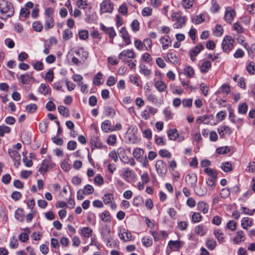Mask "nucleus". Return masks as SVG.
I'll use <instances>...</instances> for the list:
<instances>
[{"label": "nucleus", "instance_id": "1", "mask_svg": "<svg viewBox=\"0 0 255 255\" xmlns=\"http://www.w3.org/2000/svg\"><path fill=\"white\" fill-rule=\"evenodd\" d=\"M101 236L102 239L107 243V246L112 248L115 246L116 243L113 241V237L111 235V230L107 225L102 227L101 230Z\"/></svg>", "mask_w": 255, "mask_h": 255}, {"label": "nucleus", "instance_id": "2", "mask_svg": "<svg viewBox=\"0 0 255 255\" xmlns=\"http://www.w3.org/2000/svg\"><path fill=\"white\" fill-rule=\"evenodd\" d=\"M54 9L52 7H47L44 10L45 22L44 24V29L48 30L54 26L53 18Z\"/></svg>", "mask_w": 255, "mask_h": 255}, {"label": "nucleus", "instance_id": "3", "mask_svg": "<svg viewBox=\"0 0 255 255\" xmlns=\"http://www.w3.org/2000/svg\"><path fill=\"white\" fill-rule=\"evenodd\" d=\"M0 12L2 15H5L7 17H11L14 13L12 4L6 0H0Z\"/></svg>", "mask_w": 255, "mask_h": 255}, {"label": "nucleus", "instance_id": "4", "mask_svg": "<svg viewBox=\"0 0 255 255\" xmlns=\"http://www.w3.org/2000/svg\"><path fill=\"white\" fill-rule=\"evenodd\" d=\"M234 39L229 35L226 36L223 40L222 47L224 52H229L233 48Z\"/></svg>", "mask_w": 255, "mask_h": 255}, {"label": "nucleus", "instance_id": "5", "mask_svg": "<svg viewBox=\"0 0 255 255\" xmlns=\"http://www.w3.org/2000/svg\"><path fill=\"white\" fill-rule=\"evenodd\" d=\"M155 167L156 171L159 176L163 177L166 174L167 171V167L166 163L163 160H157L156 162Z\"/></svg>", "mask_w": 255, "mask_h": 255}, {"label": "nucleus", "instance_id": "6", "mask_svg": "<svg viewBox=\"0 0 255 255\" xmlns=\"http://www.w3.org/2000/svg\"><path fill=\"white\" fill-rule=\"evenodd\" d=\"M114 8L113 4L111 2L110 0H105L100 4V12L111 13Z\"/></svg>", "mask_w": 255, "mask_h": 255}, {"label": "nucleus", "instance_id": "7", "mask_svg": "<svg viewBox=\"0 0 255 255\" xmlns=\"http://www.w3.org/2000/svg\"><path fill=\"white\" fill-rule=\"evenodd\" d=\"M118 235L120 239L124 242H128L131 240V233L124 228L119 230Z\"/></svg>", "mask_w": 255, "mask_h": 255}, {"label": "nucleus", "instance_id": "8", "mask_svg": "<svg viewBox=\"0 0 255 255\" xmlns=\"http://www.w3.org/2000/svg\"><path fill=\"white\" fill-rule=\"evenodd\" d=\"M218 132L220 137L222 138H224L225 135H231L232 133V130L231 128L228 126H221L218 128Z\"/></svg>", "mask_w": 255, "mask_h": 255}, {"label": "nucleus", "instance_id": "9", "mask_svg": "<svg viewBox=\"0 0 255 255\" xmlns=\"http://www.w3.org/2000/svg\"><path fill=\"white\" fill-rule=\"evenodd\" d=\"M197 177L195 173L189 174L186 176L185 181L191 187H194L196 184Z\"/></svg>", "mask_w": 255, "mask_h": 255}, {"label": "nucleus", "instance_id": "10", "mask_svg": "<svg viewBox=\"0 0 255 255\" xmlns=\"http://www.w3.org/2000/svg\"><path fill=\"white\" fill-rule=\"evenodd\" d=\"M126 57L129 58H134L135 57V54L132 49H127L121 52L119 56V59L123 61Z\"/></svg>", "mask_w": 255, "mask_h": 255}, {"label": "nucleus", "instance_id": "11", "mask_svg": "<svg viewBox=\"0 0 255 255\" xmlns=\"http://www.w3.org/2000/svg\"><path fill=\"white\" fill-rule=\"evenodd\" d=\"M100 28L102 30L108 34L110 38H114L117 33L113 27H107L103 23L100 24Z\"/></svg>", "mask_w": 255, "mask_h": 255}, {"label": "nucleus", "instance_id": "12", "mask_svg": "<svg viewBox=\"0 0 255 255\" xmlns=\"http://www.w3.org/2000/svg\"><path fill=\"white\" fill-rule=\"evenodd\" d=\"M49 168H52L51 167L50 160L49 159H44L41 163V166L38 171L41 174H44L47 172Z\"/></svg>", "mask_w": 255, "mask_h": 255}, {"label": "nucleus", "instance_id": "13", "mask_svg": "<svg viewBox=\"0 0 255 255\" xmlns=\"http://www.w3.org/2000/svg\"><path fill=\"white\" fill-rule=\"evenodd\" d=\"M120 32L122 35V37L126 42L127 45L131 43V40L129 34L125 27H123L120 30Z\"/></svg>", "mask_w": 255, "mask_h": 255}, {"label": "nucleus", "instance_id": "14", "mask_svg": "<svg viewBox=\"0 0 255 255\" xmlns=\"http://www.w3.org/2000/svg\"><path fill=\"white\" fill-rule=\"evenodd\" d=\"M51 88L45 84L42 83L38 88V92L44 96L51 94Z\"/></svg>", "mask_w": 255, "mask_h": 255}, {"label": "nucleus", "instance_id": "15", "mask_svg": "<svg viewBox=\"0 0 255 255\" xmlns=\"http://www.w3.org/2000/svg\"><path fill=\"white\" fill-rule=\"evenodd\" d=\"M235 15L236 12L235 10L233 9L228 10L227 9H226L224 15V18L227 22L231 23Z\"/></svg>", "mask_w": 255, "mask_h": 255}, {"label": "nucleus", "instance_id": "16", "mask_svg": "<svg viewBox=\"0 0 255 255\" xmlns=\"http://www.w3.org/2000/svg\"><path fill=\"white\" fill-rule=\"evenodd\" d=\"M8 153L9 156L14 160L15 162H18V164H20V154L15 151L13 149H9L8 150Z\"/></svg>", "mask_w": 255, "mask_h": 255}, {"label": "nucleus", "instance_id": "17", "mask_svg": "<svg viewBox=\"0 0 255 255\" xmlns=\"http://www.w3.org/2000/svg\"><path fill=\"white\" fill-rule=\"evenodd\" d=\"M154 86L157 90L160 93L164 92L167 87V85L161 80L156 81Z\"/></svg>", "mask_w": 255, "mask_h": 255}, {"label": "nucleus", "instance_id": "18", "mask_svg": "<svg viewBox=\"0 0 255 255\" xmlns=\"http://www.w3.org/2000/svg\"><path fill=\"white\" fill-rule=\"evenodd\" d=\"M90 143L91 144L92 150H93V146H94L97 148H101L103 147L100 139L96 136H93L92 137L90 141Z\"/></svg>", "mask_w": 255, "mask_h": 255}, {"label": "nucleus", "instance_id": "19", "mask_svg": "<svg viewBox=\"0 0 255 255\" xmlns=\"http://www.w3.org/2000/svg\"><path fill=\"white\" fill-rule=\"evenodd\" d=\"M209 207L208 204L203 201L199 202L197 203L198 210L202 212L203 214L208 213Z\"/></svg>", "mask_w": 255, "mask_h": 255}, {"label": "nucleus", "instance_id": "20", "mask_svg": "<svg viewBox=\"0 0 255 255\" xmlns=\"http://www.w3.org/2000/svg\"><path fill=\"white\" fill-rule=\"evenodd\" d=\"M169 139L171 140H175L178 137L179 134L176 128L170 129L167 131Z\"/></svg>", "mask_w": 255, "mask_h": 255}, {"label": "nucleus", "instance_id": "21", "mask_svg": "<svg viewBox=\"0 0 255 255\" xmlns=\"http://www.w3.org/2000/svg\"><path fill=\"white\" fill-rule=\"evenodd\" d=\"M112 126L109 120H106L102 124L101 128L104 132H109L112 131Z\"/></svg>", "mask_w": 255, "mask_h": 255}, {"label": "nucleus", "instance_id": "22", "mask_svg": "<svg viewBox=\"0 0 255 255\" xmlns=\"http://www.w3.org/2000/svg\"><path fill=\"white\" fill-rule=\"evenodd\" d=\"M118 154L120 160L123 162H127L128 157L126 155L125 149L123 147H120L118 149Z\"/></svg>", "mask_w": 255, "mask_h": 255}, {"label": "nucleus", "instance_id": "23", "mask_svg": "<svg viewBox=\"0 0 255 255\" xmlns=\"http://www.w3.org/2000/svg\"><path fill=\"white\" fill-rule=\"evenodd\" d=\"M76 55L79 57L80 60L84 61L88 56V53L81 48L75 51Z\"/></svg>", "mask_w": 255, "mask_h": 255}, {"label": "nucleus", "instance_id": "24", "mask_svg": "<svg viewBox=\"0 0 255 255\" xmlns=\"http://www.w3.org/2000/svg\"><path fill=\"white\" fill-rule=\"evenodd\" d=\"M211 62L209 61H204L200 66V71L202 73H206L211 68Z\"/></svg>", "mask_w": 255, "mask_h": 255}, {"label": "nucleus", "instance_id": "25", "mask_svg": "<svg viewBox=\"0 0 255 255\" xmlns=\"http://www.w3.org/2000/svg\"><path fill=\"white\" fill-rule=\"evenodd\" d=\"M121 176L126 181H128L129 178H132V171L129 168L124 169V171L121 174Z\"/></svg>", "mask_w": 255, "mask_h": 255}, {"label": "nucleus", "instance_id": "26", "mask_svg": "<svg viewBox=\"0 0 255 255\" xmlns=\"http://www.w3.org/2000/svg\"><path fill=\"white\" fill-rule=\"evenodd\" d=\"M186 21V17L181 16L173 24V26L174 28H180L185 25Z\"/></svg>", "mask_w": 255, "mask_h": 255}, {"label": "nucleus", "instance_id": "27", "mask_svg": "<svg viewBox=\"0 0 255 255\" xmlns=\"http://www.w3.org/2000/svg\"><path fill=\"white\" fill-rule=\"evenodd\" d=\"M169 248L173 250H178L181 247V243L178 241H172L170 240L168 243Z\"/></svg>", "mask_w": 255, "mask_h": 255}, {"label": "nucleus", "instance_id": "28", "mask_svg": "<svg viewBox=\"0 0 255 255\" xmlns=\"http://www.w3.org/2000/svg\"><path fill=\"white\" fill-rule=\"evenodd\" d=\"M204 172L209 176V177H217L218 172L216 170L210 167H207L204 169Z\"/></svg>", "mask_w": 255, "mask_h": 255}, {"label": "nucleus", "instance_id": "29", "mask_svg": "<svg viewBox=\"0 0 255 255\" xmlns=\"http://www.w3.org/2000/svg\"><path fill=\"white\" fill-rule=\"evenodd\" d=\"M132 153L133 157L138 160V159H140V157L143 156L144 151L141 148H136L133 150Z\"/></svg>", "mask_w": 255, "mask_h": 255}, {"label": "nucleus", "instance_id": "30", "mask_svg": "<svg viewBox=\"0 0 255 255\" xmlns=\"http://www.w3.org/2000/svg\"><path fill=\"white\" fill-rule=\"evenodd\" d=\"M92 230L89 227H84L81 230V235L84 237L89 238L92 235Z\"/></svg>", "mask_w": 255, "mask_h": 255}, {"label": "nucleus", "instance_id": "31", "mask_svg": "<svg viewBox=\"0 0 255 255\" xmlns=\"http://www.w3.org/2000/svg\"><path fill=\"white\" fill-rule=\"evenodd\" d=\"M196 194L200 196L205 195L207 192V189L205 187L199 186L194 189Z\"/></svg>", "mask_w": 255, "mask_h": 255}, {"label": "nucleus", "instance_id": "32", "mask_svg": "<svg viewBox=\"0 0 255 255\" xmlns=\"http://www.w3.org/2000/svg\"><path fill=\"white\" fill-rule=\"evenodd\" d=\"M58 110L59 113L62 116L68 117L69 116V110L68 108L63 106H59L58 107Z\"/></svg>", "mask_w": 255, "mask_h": 255}, {"label": "nucleus", "instance_id": "33", "mask_svg": "<svg viewBox=\"0 0 255 255\" xmlns=\"http://www.w3.org/2000/svg\"><path fill=\"white\" fill-rule=\"evenodd\" d=\"M144 201L141 196H136L133 199V205L135 207H139L143 204Z\"/></svg>", "mask_w": 255, "mask_h": 255}, {"label": "nucleus", "instance_id": "34", "mask_svg": "<svg viewBox=\"0 0 255 255\" xmlns=\"http://www.w3.org/2000/svg\"><path fill=\"white\" fill-rule=\"evenodd\" d=\"M248 109V105L246 103H243L238 106V112L240 114H246Z\"/></svg>", "mask_w": 255, "mask_h": 255}, {"label": "nucleus", "instance_id": "35", "mask_svg": "<svg viewBox=\"0 0 255 255\" xmlns=\"http://www.w3.org/2000/svg\"><path fill=\"white\" fill-rule=\"evenodd\" d=\"M167 58L171 63L176 64L178 62V58L174 53H170L167 54Z\"/></svg>", "mask_w": 255, "mask_h": 255}, {"label": "nucleus", "instance_id": "36", "mask_svg": "<svg viewBox=\"0 0 255 255\" xmlns=\"http://www.w3.org/2000/svg\"><path fill=\"white\" fill-rule=\"evenodd\" d=\"M104 113L107 117H114L116 114L114 109L109 106H107L104 108Z\"/></svg>", "mask_w": 255, "mask_h": 255}, {"label": "nucleus", "instance_id": "37", "mask_svg": "<svg viewBox=\"0 0 255 255\" xmlns=\"http://www.w3.org/2000/svg\"><path fill=\"white\" fill-rule=\"evenodd\" d=\"M11 131V128L4 125L0 126V136L2 137L5 133H9Z\"/></svg>", "mask_w": 255, "mask_h": 255}, {"label": "nucleus", "instance_id": "38", "mask_svg": "<svg viewBox=\"0 0 255 255\" xmlns=\"http://www.w3.org/2000/svg\"><path fill=\"white\" fill-rule=\"evenodd\" d=\"M217 177H208L206 179V184L208 186H210L212 189H214L216 186Z\"/></svg>", "mask_w": 255, "mask_h": 255}, {"label": "nucleus", "instance_id": "39", "mask_svg": "<svg viewBox=\"0 0 255 255\" xmlns=\"http://www.w3.org/2000/svg\"><path fill=\"white\" fill-rule=\"evenodd\" d=\"M15 217L17 220L20 222L23 221L24 220L23 210L20 209L17 210L15 212Z\"/></svg>", "mask_w": 255, "mask_h": 255}, {"label": "nucleus", "instance_id": "40", "mask_svg": "<svg viewBox=\"0 0 255 255\" xmlns=\"http://www.w3.org/2000/svg\"><path fill=\"white\" fill-rule=\"evenodd\" d=\"M31 79H32V76L27 73L22 74L20 76V81L23 84H27Z\"/></svg>", "mask_w": 255, "mask_h": 255}, {"label": "nucleus", "instance_id": "41", "mask_svg": "<svg viewBox=\"0 0 255 255\" xmlns=\"http://www.w3.org/2000/svg\"><path fill=\"white\" fill-rule=\"evenodd\" d=\"M206 245L209 250H213L217 246V243L213 239H208L206 241Z\"/></svg>", "mask_w": 255, "mask_h": 255}, {"label": "nucleus", "instance_id": "42", "mask_svg": "<svg viewBox=\"0 0 255 255\" xmlns=\"http://www.w3.org/2000/svg\"><path fill=\"white\" fill-rule=\"evenodd\" d=\"M252 225V222L249 221L248 217H245L242 219L241 226L244 229H247L248 227H251Z\"/></svg>", "mask_w": 255, "mask_h": 255}, {"label": "nucleus", "instance_id": "43", "mask_svg": "<svg viewBox=\"0 0 255 255\" xmlns=\"http://www.w3.org/2000/svg\"><path fill=\"white\" fill-rule=\"evenodd\" d=\"M139 68V71L141 73L143 74L145 76H150L151 73V70L147 69L145 65H140Z\"/></svg>", "mask_w": 255, "mask_h": 255}, {"label": "nucleus", "instance_id": "44", "mask_svg": "<svg viewBox=\"0 0 255 255\" xmlns=\"http://www.w3.org/2000/svg\"><path fill=\"white\" fill-rule=\"evenodd\" d=\"M206 231L207 230L204 229L203 226L202 225H198L195 229L196 234L201 236H204L206 233Z\"/></svg>", "mask_w": 255, "mask_h": 255}, {"label": "nucleus", "instance_id": "45", "mask_svg": "<svg viewBox=\"0 0 255 255\" xmlns=\"http://www.w3.org/2000/svg\"><path fill=\"white\" fill-rule=\"evenodd\" d=\"M237 234V237L235 239V241L237 244H239L244 241L245 235L242 231H238Z\"/></svg>", "mask_w": 255, "mask_h": 255}, {"label": "nucleus", "instance_id": "46", "mask_svg": "<svg viewBox=\"0 0 255 255\" xmlns=\"http://www.w3.org/2000/svg\"><path fill=\"white\" fill-rule=\"evenodd\" d=\"M100 216L101 218V220L104 222H106L110 220V214L107 211H105L102 213L100 215Z\"/></svg>", "mask_w": 255, "mask_h": 255}, {"label": "nucleus", "instance_id": "47", "mask_svg": "<svg viewBox=\"0 0 255 255\" xmlns=\"http://www.w3.org/2000/svg\"><path fill=\"white\" fill-rule=\"evenodd\" d=\"M204 20L205 18L204 17V15L202 14L197 15L195 18H193L192 19V22L194 23L195 24L201 23Z\"/></svg>", "mask_w": 255, "mask_h": 255}, {"label": "nucleus", "instance_id": "48", "mask_svg": "<svg viewBox=\"0 0 255 255\" xmlns=\"http://www.w3.org/2000/svg\"><path fill=\"white\" fill-rule=\"evenodd\" d=\"M204 49V46L199 44L195 47L194 49L191 50L190 53L193 55H197L200 51Z\"/></svg>", "mask_w": 255, "mask_h": 255}, {"label": "nucleus", "instance_id": "49", "mask_svg": "<svg viewBox=\"0 0 255 255\" xmlns=\"http://www.w3.org/2000/svg\"><path fill=\"white\" fill-rule=\"evenodd\" d=\"M48 123L46 121H43L39 125V128L40 131L42 133H45L47 131Z\"/></svg>", "mask_w": 255, "mask_h": 255}, {"label": "nucleus", "instance_id": "50", "mask_svg": "<svg viewBox=\"0 0 255 255\" xmlns=\"http://www.w3.org/2000/svg\"><path fill=\"white\" fill-rule=\"evenodd\" d=\"M184 74L188 77L191 78L194 74V71L191 66H187L184 69Z\"/></svg>", "mask_w": 255, "mask_h": 255}, {"label": "nucleus", "instance_id": "51", "mask_svg": "<svg viewBox=\"0 0 255 255\" xmlns=\"http://www.w3.org/2000/svg\"><path fill=\"white\" fill-rule=\"evenodd\" d=\"M169 37L167 38H165L164 37H162L160 38V42L162 45V48L163 49H166L169 46V43H171L170 41H169L168 39Z\"/></svg>", "mask_w": 255, "mask_h": 255}, {"label": "nucleus", "instance_id": "52", "mask_svg": "<svg viewBox=\"0 0 255 255\" xmlns=\"http://www.w3.org/2000/svg\"><path fill=\"white\" fill-rule=\"evenodd\" d=\"M113 199V195L112 194L107 193L104 194L103 197V200L105 204H108L111 203L112 200Z\"/></svg>", "mask_w": 255, "mask_h": 255}, {"label": "nucleus", "instance_id": "53", "mask_svg": "<svg viewBox=\"0 0 255 255\" xmlns=\"http://www.w3.org/2000/svg\"><path fill=\"white\" fill-rule=\"evenodd\" d=\"M32 27L35 31L40 32L42 30L43 25L39 21H36L33 23Z\"/></svg>", "mask_w": 255, "mask_h": 255}, {"label": "nucleus", "instance_id": "54", "mask_svg": "<svg viewBox=\"0 0 255 255\" xmlns=\"http://www.w3.org/2000/svg\"><path fill=\"white\" fill-rule=\"evenodd\" d=\"M37 109V105L35 104H30L26 106L25 109L29 113H34Z\"/></svg>", "mask_w": 255, "mask_h": 255}, {"label": "nucleus", "instance_id": "55", "mask_svg": "<svg viewBox=\"0 0 255 255\" xmlns=\"http://www.w3.org/2000/svg\"><path fill=\"white\" fill-rule=\"evenodd\" d=\"M214 235L219 242H223L224 239V234L220 230L214 231Z\"/></svg>", "mask_w": 255, "mask_h": 255}, {"label": "nucleus", "instance_id": "56", "mask_svg": "<svg viewBox=\"0 0 255 255\" xmlns=\"http://www.w3.org/2000/svg\"><path fill=\"white\" fill-rule=\"evenodd\" d=\"M163 113L166 119V120H169L172 119V112L169 107L166 108L163 110Z\"/></svg>", "mask_w": 255, "mask_h": 255}, {"label": "nucleus", "instance_id": "57", "mask_svg": "<svg viewBox=\"0 0 255 255\" xmlns=\"http://www.w3.org/2000/svg\"><path fill=\"white\" fill-rule=\"evenodd\" d=\"M247 71L251 74H254L255 72V63L252 61L249 63L247 67Z\"/></svg>", "mask_w": 255, "mask_h": 255}, {"label": "nucleus", "instance_id": "58", "mask_svg": "<svg viewBox=\"0 0 255 255\" xmlns=\"http://www.w3.org/2000/svg\"><path fill=\"white\" fill-rule=\"evenodd\" d=\"M89 33L87 30H82L79 32V37L81 40H86L88 38Z\"/></svg>", "mask_w": 255, "mask_h": 255}, {"label": "nucleus", "instance_id": "59", "mask_svg": "<svg viewBox=\"0 0 255 255\" xmlns=\"http://www.w3.org/2000/svg\"><path fill=\"white\" fill-rule=\"evenodd\" d=\"M130 26L134 32H136L139 29V23L137 20L134 19L131 22Z\"/></svg>", "mask_w": 255, "mask_h": 255}, {"label": "nucleus", "instance_id": "60", "mask_svg": "<svg viewBox=\"0 0 255 255\" xmlns=\"http://www.w3.org/2000/svg\"><path fill=\"white\" fill-rule=\"evenodd\" d=\"M214 34L216 36H220L223 33V29L221 25L217 24L216 26L215 29L214 31Z\"/></svg>", "mask_w": 255, "mask_h": 255}, {"label": "nucleus", "instance_id": "61", "mask_svg": "<svg viewBox=\"0 0 255 255\" xmlns=\"http://www.w3.org/2000/svg\"><path fill=\"white\" fill-rule=\"evenodd\" d=\"M77 6L81 9H85L86 6L88 5V2L84 0H76Z\"/></svg>", "mask_w": 255, "mask_h": 255}, {"label": "nucleus", "instance_id": "62", "mask_svg": "<svg viewBox=\"0 0 255 255\" xmlns=\"http://www.w3.org/2000/svg\"><path fill=\"white\" fill-rule=\"evenodd\" d=\"M217 152L220 154H224L230 151V148L228 146L220 147L217 148Z\"/></svg>", "mask_w": 255, "mask_h": 255}, {"label": "nucleus", "instance_id": "63", "mask_svg": "<svg viewBox=\"0 0 255 255\" xmlns=\"http://www.w3.org/2000/svg\"><path fill=\"white\" fill-rule=\"evenodd\" d=\"M73 36L72 31L69 29H66L64 30L63 35V38L64 40H67Z\"/></svg>", "mask_w": 255, "mask_h": 255}, {"label": "nucleus", "instance_id": "64", "mask_svg": "<svg viewBox=\"0 0 255 255\" xmlns=\"http://www.w3.org/2000/svg\"><path fill=\"white\" fill-rule=\"evenodd\" d=\"M192 221L194 223L199 222L202 219V216L198 212H194L192 216Z\"/></svg>", "mask_w": 255, "mask_h": 255}]
</instances>
